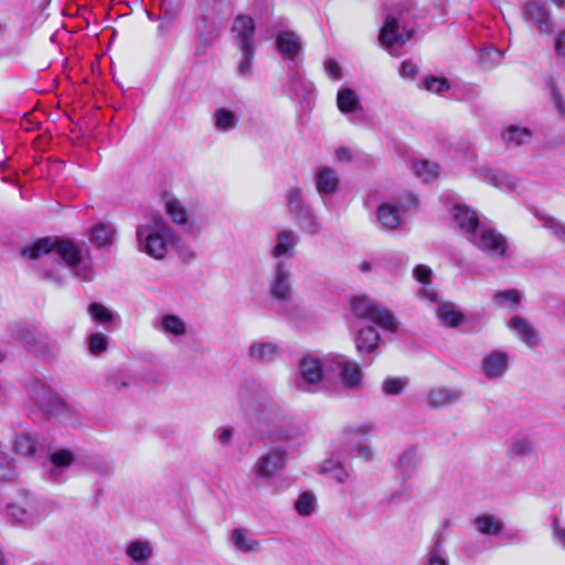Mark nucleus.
I'll return each instance as SVG.
<instances>
[{"mask_svg": "<svg viewBox=\"0 0 565 565\" xmlns=\"http://www.w3.org/2000/svg\"><path fill=\"white\" fill-rule=\"evenodd\" d=\"M138 248L156 259H163L174 244V234L161 216H152L136 231Z\"/></svg>", "mask_w": 565, "mask_h": 565, "instance_id": "7ed1b4c3", "label": "nucleus"}, {"mask_svg": "<svg viewBox=\"0 0 565 565\" xmlns=\"http://www.w3.org/2000/svg\"><path fill=\"white\" fill-rule=\"evenodd\" d=\"M38 440L31 434H20L15 438L14 449L18 454H21L25 457H31L35 454L38 448Z\"/></svg>", "mask_w": 565, "mask_h": 565, "instance_id": "ea45409f", "label": "nucleus"}, {"mask_svg": "<svg viewBox=\"0 0 565 565\" xmlns=\"http://www.w3.org/2000/svg\"><path fill=\"white\" fill-rule=\"evenodd\" d=\"M476 530L484 535H495L502 531V521L493 515H480L476 518L475 522Z\"/></svg>", "mask_w": 565, "mask_h": 565, "instance_id": "72a5a7b5", "label": "nucleus"}, {"mask_svg": "<svg viewBox=\"0 0 565 565\" xmlns=\"http://www.w3.org/2000/svg\"><path fill=\"white\" fill-rule=\"evenodd\" d=\"M22 254L30 259L58 256L81 281H90L95 276L90 259L84 257L83 246L72 239L44 237L23 248Z\"/></svg>", "mask_w": 565, "mask_h": 565, "instance_id": "f03ea898", "label": "nucleus"}, {"mask_svg": "<svg viewBox=\"0 0 565 565\" xmlns=\"http://www.w3.org/2000/svg\"><path fill=\"white\" fill-rule=\"evenodd\" d=\"M295 509L302 516L310 515L316 509V498L310 492H303L295 502Z\"/></svg>", "mask_w": 565, "mask_h": 565, "instance_id": "8fccbe9b", "label": "nucleus"}, {"mask_svg": "<svg viewBox=\"0 0 565 565\" xmlns=\"http://www.w3.org/2000/svg\"><path fill=\"white\" fill-rule=\"evenodd\" d=\"M161 12L162 17L160 18L161 23L159 25V31H169L171 23L179 13V9L173 7L171 0H163L161 2Z\"/></svg>", "mask_w": 565, "mask_h": 565, "instance_id": "49530a36", "label": "nucleus"}, {"mask_svg": "<svg viewBox=\"0 0 565 565\" xmlns=\"http://www.w3.org/2000/svg\"><path fill=\"white\" fill-rule=\"evenodd\" d=\"M547 85H548L555 108L557 109L559 115L565 116V103H564L562 95L556 86L555 81L553 78L548 79Z\"/></svg>", "mask_w": 565, "mask_h": 565, "instance_id": "680f3d73", "label": "nucleus"}, {"mask_svg": "<svg viewBox=\"0 0 565 565\" xmlns=\"http://www.w3.org/2000/svg\"><path fill=\"white\" fill-rule=\"evenodd\" d=\"M115 234V228L110 224H98L92 228L90 241L97 247L110 245Z\"/></svg>", "mask_w": 565, "mask_h": 565, "instance_id": "e433bc0d", "label": "nucleus"}, {"mask_svg": "<svg viewBox=\"0 0 565 565\" xmlns=\"http://www.w3.org/2000/svg\"><path fill=\"white\" fill-rule=\"evenodd\" d=\"M269 295L277 301L289 302L292 298L291 265L287 260L275 262L267 280Z\"/></svg>", "mask_w": 565, "mask_h": 565, "instance_id": "6e6552de", "label": "nucleus"}, {"mask_svg": "<svg viewBox=\"0 0 565 565\" xmlns=\"http://www.w3.org/2000/svg\"><path fill=\"white\" fill-rule=\"evenodd\" d=\"M88 313L94 320L100 323H107L113 320V313L99 302L90 303L88 306Z\"/></svg>", "mask_w": 565, "mask_h": 565, "instance_id": "13d9d810", "label": "nucleus"}, {"mask_svg": "<svg viewBox=\"0 0 565 565\" xmlns=\"http://www.w3.org/2000/svg\"><path fill=\"white\" fill-rule=\"evenodd\" d=\"M417 203L413 193H406L396 202L383 203L377 209V220L386 230L398 228L402 222L401 214Z\"/></svg>", "mask_w": 565, "mask_h": 565, "instance_id": "9b49d317", "label": "nucleus"}, {"mask_svg": "<svg viewBox=\"0 0 565 565\" xmlns=\"http://www.w3.org/2000/svg\"><path fill=\"white\" fill-rule=\"evenodd\" d=\"M315 185L322 199L331 198L340 189L339 173L331 167H319L315 174Z\"/></svg>", "mask_w": 565, "mask_h": 565, "instance_id": "dca6fc26", "label": "nucleus"}, {"mask_svg": "<svg viewBox=\"0 0 565 565\" xmlns=\"http://www.w3.org/2000/svg\"><path fill=\"white\" fill-rule=\"evenodd\" d=\"M524 17L532 22L541 33L551 34L554 30L553 21L546 7L540 1H531L526 4Z\"/></svg>", "mask_w": 565, "mask_h": 565, "instance_id": "f3484780", "label": "nucleus"}, {"mask_svg": "<svg viewBox=\"0 0 565 565\" xmlns=\"http://www.w3.org/2000/svg\"><path fill=\"white\" fill-rule=\"evenodd\" d=\"M413 170L416 173V175L425 180H429L438 175L439 166L428 160H416L413 163Z\"/></svg>", "mask_w": 565, "mask_h": 565, "instance_id": "c03bdc74", "label": "nucleus"}, {"mask_svg": "<svg viewBox=\"0 0 565 565\" xmlns=\"http://www.w3.org/2000/svg\"><path fill=\"white\" fill-rule=\"evenodd\" d=\"M473 246L493 258L505 256L508 242L505 237L493 228L480 225L468 239Z\"/></svg>", "mask_w": 565, "mask_h": 565, "instance_id": "1a4fd4ad", "label": "nucleus"}, {"mask_svg": "<svg viewBox=\"0 0 565 565\" xmlns=\"http://www.w3.org/2000/svg\"><path fill=\"white\" fill-rule=\"evenodd\" d=\"M509 356L503 351H493L482 361V371L487 379L502 377L508 371Z\"/></svg>", "mask_w": 565, "mask_h": 565, "instance_id": "aec40b11", "label": "nucleus"}, {"mask_svg": "<svg viewBox=\"0 0 565 565\" xmlns=\"http://www.w3.org/2000/svg\"><path fill=\"white\" fill-rule=\"evenodd\" d=\"M438 318L448 327H458L463 320L462 313L451 302L441 303L438 308Z\"/></svg>", "mask_w": 565, "mask_h": 565, "instance_id": "c9c22d12", "label": "nucleus"}, {"mask_svg": "<svg viewBox=\"0 0 565 565\" xmlns=\"http://www.w3.org/2000/svg\"><path fill=\"white\" fill-rule=\"evenodd\" d=\"M351 306L353 313L359 319L370 320L390 332H395L398 328V321L392 311L365 296L353 298Z\"/></svg>", "mask_w": 565, "mask_h": 565, "instance_id": "39448f33", "label": "nucleus"}, {"mask_svg": "<svg viewBox=\"0 0 565 565\" xmlns=\"http://www.w3.org/2000/svg\"><path fill=\"white\" fill-rule=\"evenodd\" d=\"M423 87L430 93L443 94L450 88V84L445 77L429 76L424 79Z\"/></svg>", "mask_w": 565, "mask_h": 565, "instance_id": "5fc2aeb1", "label": "nucleus"}, {"mask_svg": "<svg viewBox=\"0 0 565 565\" xmlns=\"http://www.w3.org/2000/svg\"><path fill=\"white\" fill-rule=\"evenodd\" d=\"M535 449V443L526 436H516L511 440V450L516 456H529Z\"/></svg>", "mask_w": 565, "mask_h": 565, "instance_id": "a18cd8bd", "label": "nucleus"}, {"mask_svg": "<svg viewBox=\"0 0 565 565\" xmlns=\"http://www.w3.org/2000/svg\"><path fill=\"white\" fill-rule=\"evenodd\" d=\"M7 513L10 520L19 524L32 525V518L28 513L25 502L23 503H11L7 507Z\"/></svg>", "mask_w": 565, "mask_h": 565, "instance_id": "a19ab883", "label": "nucleus"}, {"mask_svg": "<svg viewBox=\"0 0 565 565\" xmlns=\"http://www.w3.org/2000/svg\"><path fill=\"white\" fill-rule=\"evenodd\" d=\"M32 399L44 411L49 408L53 397L52 392L42 384L35 385L31 392Z\"/></svg>", "mask_w": 565, "mask_h": 565, "instance_id": "3c124183", "label": "nucleus"}, {"mask_svg": "<svg viewBox=\"0 0 565 565\" xmlns=\"http://www.w3.org/2000/svg\"><path fill=\"white\" fill-rule=\"evenodd\" d=\"M418 73L417 66L411 61H404L399 67V75L405 79H415Z\"/></svg>", "mask_w": 565, "mask_h": 565, "instance_id": "e2e57ef3", "label": "nucleus"}, {"mask_svg": "<svg viewBox=\"0 0 565 565\" xmlns=\"http://www.w3.org/2000/svg\"><path fill=\"white\" fill-rule=\"evenodd\" d=\"M488 178L494 186L503 190H512L516 185L515 180L502 171H490Z\"/></svg>", "mask_w": 565, "mask_h": 565, "instance_id": "603ef678", "label": "nucleus"}, {"mask_svg": "<svg viewBox=\"0 0 565 565\" xmlns=\"http://www.w3.org/2000/svg\"><path fill=\"white\" fill-rule=\"evenodd\" d=\"M10 332L11 338L15 342L20 343L29 351L40 353L41 339L33 330L23 324H15L11 327Z\"/></svg>", "mask_w": 565, "mask_h": 565, "instance_id": "a878e982", "label": "nucleus"}, {"mask_svg": "<svg viewBox=\"0 0 565 565\" xmlns=\"http://www.w3.org/2000/svg\"><path fill=\"white\" fill-rule=\"evenodd\" d=\"M296 387L302 392L316 391L323 379L339 377L347 388L359 387L362 381L360 366L342 354H328L322 359L305 355L298 363Z\"/></svg>", "mask_w": 565, "mask_h": 565, "instance_id": "f257e3e1", "label": "nucleus"}, {"mask_svg": "<svg viewBox=\"0 0 565 565\" xmlns=\"http://www.w3.org/2000/svg\"><path fill=\"white\" fill-rule=\"evenodd\" d=\"M422 458L419 449L416 446L402 451L397 458L396 471L403 482H406L418 469Z\"/></svg>", "mask_w": 565, "mask_h": 565, "instance_id": "6ab92c4d", "label": "nucleus"}, {"mask_svg": "<svg viewBox=\"0 0 565 565\" xmlns=\"http://www.w3.org/2000/svg\"><path fill=\"white\" fill-rule=\"evenodd\" d=\"M543 227L548 230L557 239L565 243V223L551 217L546 216L543 218Z\"/></svg>", "mask_w": 565, "mask_h": 565, "instance_id": "4d7b16f0", "label": "nucleus"}, {"mask_svg": "<svg viewBox=\"0 0 565 565\" xmlns=\"http://www.w3.org/2000/svg\"><path fill=\"white\" fill-rule=\"evenodd\" d=\"M324 71L326 73L328 74V76L334 81H339L341 77H342V71H341V67L340 65L333 61V60H328L326 63H324Z\"/></svg>", "mask_w": 565, "mask_h": 565, "instance_id": "69168bd1", "label": "nucleus"}, {"mask_svg": "<svg viewBox=\"0 0 565 565\" xmlns=\"http://www.w3.org/2000/svg\"><path fill=\"white\" fill-rule=\"evenodd\" d=\"M249 356L258 362H273L279 355V347L271 342H254L249 347Z\"/></svg>", "mask_w": 565, "mask_h": 565, "instance_id": "cd10ccee", "label": "nucleus"}, {"mask_svg": "<svg viewBox=\"0 0 565 565\" xmlns=\"http://www.w3.org/2000/svg\"><path fill=\"white\" fill-rule=\"evenodd\" d=\"M406 381L402 379H386L382 384V390L386 394L397 395L405 388Z\"/></svg>", "mask_w": 565, "mask_h": 565, "instance_id": "052dcab7", "label": "nucleus"}, {"mask_svg": "<svg viewBox=\"0 0 565 565\" xmlns=\"http://www.w3.org/2000/svg\"><path fill=\"white\" fill-rule=\"evenodd\" d=\"M241 52V62L238 64V75L239 76H248L252 74L253 70V60L255 55V45L254 46H241L238 47Z\"/></svg>", "mask_w": 565, "mask_h": 565, "instance_id": "37998d69", "label": "nucleus"}, {"mask_svg": "<svg viewBox=\"0 0 565 565\" xmlns=\"http://www.w3.org/2000/svg\"><path fill=\"white\" fill-rule=\"evenodd\" d=\"M214 127L216 130L222 132H228L235 129L238 125V116L224 107L217 108L213 115Z\"/></svg>", "mask_w": 565, "mask_h": 565, "instance_id": "7c9ffc66", "label": "nucleus"}, {"mask_svg": "<svg viewBox=\"0 0 565 565\" xmlns=\"http://www.w3.org/2000/svg\"><path fill=\"white\" fill-rule=\"evenodd\" d=\"M235 547L244 553H250L259 548V542L252 539L246 529H235L232 533Z\"/></svg>", "mask_w": 565, "mask_h": 565, "instance_id": "f704fd0d", "label": "nucleus"}, {"mask_svg": "<svg viewBox=\"0 0 565 565\" xmlns=\"http://www.w3.org/2000/svg\"><path fill=\"white\" fill-rule=\"evenodd\" d=\"M414 277L422 284L429 282L433 271L428 266L417 265L413 270Z\"/></svg>", "mask_w": 565, "mask_h": 565, "instance_id": "0e129e2a", "label": "nucleus"}, {"mask_svg": "<svg viewBox=\"0 0 565 565\" xmlns=\"http://www.w3.org/2000/svg\"><path fill=\"white\" fill-rule=\"evenodd\" d=\"M24 502L28 508V513H30V518H32V524L39 523L51 513V508L45 500L28 495Z\"/></svg>", "mask_w": 565, "mask_h": 565, "instance_id": "2f4dec72", "label": "nucleus"}, {"mask_svg": "<svg viewBox=\"0 0 565 565\" xmlns=\"http://www.w3.org/2000/svg\"><path fill=\"white\" fill-rule=\"evenodd\" d=\"M276 47L282 60L287 62L290 83L296 85L301 79L299 55L302 51V42L300 36L290 30L279 32L276 35Z\"/></svg>", "mask_w": 565, "mask_h": 565, "instance_id": "423d86ee", "label": "nucleus"}, {"mask_svg": "<svg viewBox=\"0 0 565 565\" xmlns=\"http://www.w3.org/2000/svg\"><path fill=\"white\" fill-rule=\"evenodd\" d=\"M451 217L455 225L467 239H469L481 225L476 211L465 204L456 203L451 210Z\"/></svg>", "mask_w": 565, "mask_h": 565, "instance_id": "2eb2a0df", "label": "nucleus"}, {"mask_svg": "<svg viewBox=\"0 0 565 565\" xmlns=\"http://www.w3.org/2000/svg\"><path fill=\"white\" fill-rule=\"evenodd\" d=\"M508 328L512 330L527 347L532 348L536 344L537 332L524 318L520 316L512 317L508 322Z\"/></svg>", "mask_w": 565, "mask_h": 565, "instance_id": "5701e85b", "label": "nucleus"}, {"mask_svg": "<svg viewBox=\"0 0 565 565\" xmlns=\"http://www.w3.org/2000/svg\"><path fill=\"white\" fill-rule=\"evenodd\" d=\"M320 472L328 475L331 479L340 483L345 482L350 477V470L347 469L343 463L334 460L324 462L320 468Z\"/></svg>", "mask_w": 565, "mask_h": 565, "instance_id": "58836bf2", "label": "nucleus"}, {"mask_svg": "<svg viewBox=\"0 0 565 565\" xmlns=\"http://www.w3.org/2000/svg\"><path fill=\"white\" fill-rule=\"evenodd\" d=\"M502 139L507 145L518 147L530 141L531 132L524 127L510 126L502 134Z\"/></svg>", "mask_w": 565, "mask_h": 565, "instance_id": "4c0bfd02", "label": "nucleus"}, {"mask_svg": "<svg viewBox=\"0 0 565 565\" xmlns=\"http://www.w3.org/2000/svg\"><path fill=\"white\" fill-rule=\"evenodd\" d=\"M287 451L277 447L259 457L254 466V471L258 478L270 479L286 461Z\"/></svg>", "mask_w": 565, "mask_h": 565, "instance_id": "4468645a", "label": "nucleus"}, {"mask_svg": "<svg viewBox=\"0 0 565 565\" xmlns=\"http://www.w3.org/2000/svg\"><path fill=\"white\" fill-rule=\"evenodd\" d=\"M65 266L57 262L52 268H44L42 277L57 286H62L65 281Z\"/></svg>", "mask_w": 565, "mask_h": 565, "instance_id": "864d4df0", "label": "nucleus"}, {"mask_svg": "<svg viewBox=\"0 0 565 565\" xmlns=\"http://www.w3.org/2000/svg\"><path fill=\"white\" fill-rule=\"evenodd\" d=\"M460 388L439 386L431 388L427 394V403L430 407L437 408L457 403L462 397Z\"/></svg>", "mask_w": 565, "mask_h": 565, "instance_id": "4be33fe9", "label": "nucleus"}, {"mask_svg": "<svg viewBox=\"0 0 565 565\" xmlns=\"http://www.w3.org/2000/svg\"><path fill=\"white\" fill-rule=\"evenodd\" d=\"M299 241L300 237L296 231L291 228L281 230L276 235V243L271 247L269 255L275 262L292 258Z\"/></svg>", "mask_w": 565, "mask_h": 565, "instance_id": "ddd939ff", "label": "nucleus"}, {"mask_svg": "<svg viewBox=\"0 0 565 565\" xmlns=\"http://www.w3.org/2000/svg\"><path fill=\"white\" fill-rule=\"evenodd\" d=\"M337 105L343 114L355 113L362 109V105L356 93L348 87L339 89L337 95Z\"/></svg>", "mask_w": 565, "mask_h": 565, "instance_id": "c756f323", "label": "nucleus"}, {"mask_svg": "<svg viewBox=\"0 0 565 565\" xmlns=\"http://www.w3.org/2000/svg\"><path fill=\"white\" fill-rule=\"evenodd\" d=\"M196 33L199 41L195 46V55L203 56L206 54L209 46L220 35L221 32H203L201 24L196 23Z\"/></svg>", "mask_w": 565, "mask_h": 565, "instance_id": "79ce46f5", "label": "nucleus"}, {"mask_svg": "<svg viewBox=\"0 0 565 565\" xmlns=\"http://www.w3.org/2000/svg\"><path fill=\"white\" fill-rule=\"evenodd\" d=\"M83 465L102 477H107L114 472V463L99 455L87 456Z\"/></svg>", "mask_w": 565, "mask_h": 565, "instance_id": "473e14b6", "label": "nucleus"}, {"mask_svg": "<svg viewBox=\"0 0 565 565\" xmlns=\"http://www.w3.org/2000/svg\"><path fill=\"white\" fill-rule=\"evenodd\" d=\"M447 526L448 522H445L444 529L434 534L426 552L425 565H450L445 550Z\"/></svg>", "mask_w": 565, "mask_h": 565, "instance_id": "a211bd4d", "label": "nucleus"}, {"mask_svg": "<svg viewBox=\"0 0 565 565\" xmlns=\"http://www.w3.org/2000/svg\"><path fill=\"white\" fill-rule=\"evenodd\" d=\"M217 440L224 445L230 446L232 444V438L234 434V429L232 427H221L216 431Z\"/></svg>", "mask_w": 565, "mask_h": 565, "instance_id": "774afa93", "label": "nucleus"}, {"mask_svg": "<svg viewBox=\"0 0 565 565\" xmlns=\"http://www.w3.org/2000/svg\"><path fill=\"white\" fill-rule=\"evenodd\" d=\"M152 545L148 541H132L126 548V554L137 563V565L149 564L148 561L152 556Z\"/></svg>", "mask_w": 565, "mask_h": 565, "instance_id": "c85d7f7f", "label": "nucleus"}, {"mask_svg": "<svg viewBox=\"0 0 565 565\" xmlns=\"http://www.w3.org/2000/svg\"><path fill=\"white\" fill-rule=\"evenodd\" d=\"M154 328L167 335H173L175 338L184 337L188 332V327L183 319L172 313L160 317Z\"/></svg>", "mask_w": 565, "mask_h": 565, "instance_id": "393cba45", "label": "nucleus"}, {"mask_svg": "<svg viewBox=\"0 0 565 565\" xmlns=\"http://www.w3.org/2000/svg\"><path fill=\"white\" fill-rule=\"evenodd\" d=\"M232 14V0H202L196 23L203 32H221Z\"/></svg>", "mask_w": 565, "mask_h": 565, "instance_id": "0eeeda50", "label": "nucleus"}, {"mask_svg": "<svg viewBox=\"0 0 565 565\" xmlns=\"http://www.w3.org/2000/svg\"><path fill=\"white\" fill-rule=\"evenodd\" d=\"M74 461V456L70 450L61 449L50 456L49 475L52 481H58L65 468Z\"/></svg>", "mask_w": 565, "mask_h": 565, "instance_id": "bb28decb", "label": "nucleus"}, {"mask_svg": "<svg viewBox=\"0 0 565 565\" xmlns=\"http://www.w3.org/2000/svg\"><path fill=\"white\" fill-rule=\"evenodd\" d=\"M108 338L104 333L96 332L88 338V350L93 355H99L107 350Z\"/></svg>", "mask_w": 565, "mask_h": 565, "instance_id": "6e6d98bb", "label": "nucleus"}, {"mask_svg": "<svg viewBox=\"0 0 565 565\" xmlns=\"http://www.w3.org/2000/svg\"><path fill=\"white\" fill-rule=\"evenodd\" d=\"M503 53L495 47H486L481 51L480 58L483 65H495L501 62Z\"/></svg>", "mask_w": 565, "mask_h": 565, "instance_id": "bf43d9fd", "label": "nucleus"}, {"mask_svg": "<svg viewBox=\"0 0 565 565\" xmlns=\"http://www.w3.org/2000/svg\"><path fill=\"white\" fill-rule=\"evenodd\" d=\"M232 31L235 34L238 47L255 45V23L250 17L238 14L234 20Z\"/></svg>", "mask_w": 565, "mask_h": 565, "instance_id": "412c9836", "label": "nucleus"}, {"mask_svg": "<svg viewBox=\"0 0 565 565\" xmlns=\"http://www.w3.org/2000/svg\"><path fill=\"white\" fill-rule=\"evenodd\" d=\"M286 200L288 210L296 224L303 232L310 235H318L322 230V225L312 207L305 202L301 189L298 185L290 188L286 194Z\"/></svg>", "mask_w": 565, "mask_h": 565, "instance_id": "20e7f679", "label": "nucleus"}, {"mask_svg": "<svg viewBox=\"0 0 565 565\" xmlns=\"http://www.w3.org/2000/svg\"><path fill=\"white\" fill-rule=\"evenodd\" d=\"M373 430V425L363 424L355 427L345 428L342 433V443L347 447L348 455L358 454L361 458L369 461L373 458L372 447L365 443L367 435Z\"/></svg>", "mask_w": 565, "mask_h": 565, "instance_id": "9d476101", "label": "nucleus"}, {"mask_svg": "<svg viewBox=\"0 0 565 565\" xmlns=\"http://www.w3.org/2000/svg\"><path fill=\"white\" fill-rule=\"evenodd\" d=\"M381 341L379 332L373 327H366L359 330L355 337V348L360 355L373 353Z\"/></svg>", "mask_w": 565, "mask_h": 565, "instance_id": "b1692460", "label": "nucleus"}, {"mask_svg": "<svg viewBox=\"0 0 565 565\" xmlns=\"http://www.w3.org/2000/svg\"><path fill=\"white\" fill-rule=\"evenodd\" d=\"M422 288L419 290L420 296L428 299L431 302L438 301V292L431 285V281L422 284Z\"/></svg>", "mask_w": 565, "mask_h": 565, "instance_id": "338daca9", "label": "nucleus"}, {"mask_svg": "<svg viewBox=\"0 0 565 565\" xmlns=\"http://www.w3.org/2000/svg\"><path fill=\"white\" fill-rule=\"evenodd\" d=\"M522 295L516 289H509L494 294L493 301L504 307H516L521 301Z\"/></svg>", "mask_w": 565, "mask_h": 565, "instance_id": "09e8293b", "label": "nucleus"}, {"mask_svg": "<svg viewBox=\"0 0 565 565\" xmlns=\"http://www.w3.org/2000/svg\"><path fill=\"white\" fill-rule=\"evenodd\" d=\"M166 212L175 224L183 225L188 221L185 209L177 200L167 201Z\"/></svg>", "mask_w": 565, "mask_h": 565, "instance_id": "de8ad7c7", "label": "nucleus"}, {"mask_svg": "<svg viewBox=\"0 0 565 565\" xmlns=\"http://www.w3.org/2000/svg\"><path fill=\"white\" fill-rule=\"evenodd\" d=\"M399 18L396 12H387L385 17L384 25L380 31V42L386 46V49L393 53L395 47L403 46L413 36L412 31L402 33L399 31Z\"/></svg>", "mask_w": 565, "mask_h": 565, "instance_id": "f8f14e48", "label": "nucleus"}]
</instances>
